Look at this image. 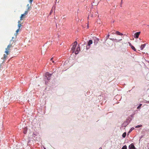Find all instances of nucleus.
Instances as JSON below:
<instances>
[{"instance_id":"nucleus-33","label":"nucleus","mask_w":149,"mask_h":149,"mask_svg":"<svg viewBox=\"0 0 149 149\" xmlns=\"http://www.w3.org/2000/svg\"><path fill=\"white\" fill-rule=\"evenodd\" d=\"M99 149H102L101 148H100Z\"/></svg>"},{"instance_id":"nucleus-12","label":"nucleus","mask_w":149,"mask_h":149,"mask_svg":"<svg viewBox=\"0 0 149 149\" xmlns=\"http://www.w3.org/2000/svg\"><path fill=\"white\" fill-rule=\"evenodd\" d=\"M23 131H23L24 133L25 134H26L27 132V128L26 127L24 128V129Z\"/></svg>"},{"instance_id":"nucleus-24","label":"nucleus","mask_w":149,"mask_h":149,"mask_svg":"<svg viewBox=\"0 0 149 149\" xmlns=\"http://www.w3.org/2000/svg\"><path fill=\"white\" fill-rule=\"evenodd\" d=\"M109 35H108L106 37H107V39L109 38Z\"/></svg>"},{"instance_id":"nucleus-16","label":"nucleus","mask_w":149,"mask_h":149,"mask_svg":"<svg viewBox=\"0 0 149 149\" xmlns=\"http://www.w3.org/2000/svg\"><path fill=\"white\" fill-rule=\"evenodd\" d=\"M99 41V39H97V38H96V39H95L94 41V43L95 44V42H96V44H97L98 42Z\"/></svg>"},{"instance_id":"nucleus-25","label":"nucleus","mask_w":149,"mask_h":149,"mask_svg":"<svg viewBox=\"0 0 149 149\" xmlns=\"http://www.w3.org/2000/svg\"><path fill=\"white\" fill-rule=\"evenodd\" d=\"M33 0H29V2L31 3L33 1Z\"/></svg>"},{"instance_id":"nucleus-30","label":"nucleus","mask_w":149,"mask_h":149,"mask_svg":"<svg viewBox=\"0 0 149 149\" xmlns=\"http://www.w3.org/2000/svg\"><path fill=\"white\" fill-rule=\"evenodd\" d=\"M132 131V130H131L129 132H131Z\"/></svg>"},{"instance_id":"nucleus-21","label":"nucleus","mask_w":149,"mask_h":149,"mask_svg":"<svg viewBox=\"0 0 149 149\" xmlns=\"http://www.w3.org/2000/svg\"><path fill=\"white\" fill-rule=\"evenodd\" d=\"M141 126H142V125H138L137 126H136L135 127L136 128H139V127H141Z\"/></svg>"},{"instance_id":"nucleus-18","label":"nucleus","mask_w":149,"mask_h":149,"mask_svg":"<svg viewBox=\"0 0 149 149\" xmlns=\"http://www.w3.org/2000/svg\"><path fill=\"white\" fill-rule=\"evenodd\" d=\"M122 149H127V147L126 145L123 146L122 148Z\"/></svg>"},{"instance_id":"nucleus-29","label":"nucleus","mask_w":149,"mask_h":149,"mask_svg":"<svg viewBox=\"0 0 149 149\" xmlns=\"http://www.w3.org/2000/svg\"><path fill=\"white\" fill-rule=\"evenodd\" d=\"M134 129V128H132L131 129V130H132L133 129Z\"/></svg>"},{"instance_id":"nucleus-4","label":"nucleus","mask_w":149,"mask_h":149,"mask_svg":"<svg viewBox=\"0 0 149 149\" xmlns=\"http://www.w3.org/2000/svg\"><path fill=\"white\" fill-rule=\"evenodd\" d=\"M77 41H75L73 43L72 47V50L74 52L75 48L77 45Z\"/></svg>"},{"instance_id":"nucleus-26","label":"nucleus","mask_w":149,"mask_h":149,"mask_svg":"<svg viewBox=\"0 0 149 149\" xmlns=\"http://www.w3.org/2000/svg\"><path fill=\"white\" fill-rule=\"evenodd\" d=\"M122 39H120V40H118L117 41V42H119L120 40H122Z\"/></svg>"},{"instance_id":"nucleus-34","label":"nucleus","mask_w":149,"mask_h":149,"mask_svg":"<svg viewBox=\"0 0 149 149\" xmlns=\"http://www.w3.org/2000/svg\"><path fill=\"white\" fill-rule=\"evenodd\" d=\"M12 40H11V41H10V42H12Z\"/></svg>"},{"instance_id":"nucleus-19","label":"nucleus","mask_w":149,"mask_h":149,"mask_svg":"<svg viewBox=\"0 0 149 149\" xmlns=\"http://www.w3.org/2000/svg\"><path fill=\"white\" fill-rule=\"evenodd\" d=\"M142 104H139V105L137 107V109H139L140 107H141V106H142Z\"/></svg>"},{"instance_id":"nucleus-17","label":"nucleus","mask_w":149,"mask_h":149,"mask_svg":"<svg viewBox=\"0 0 149 149\" xmlns=\"http://www.w3.org/2000/svg\"><path fill=\"white\" fill-rule=\"evenodd\" d=\"M126 132L124 133L123 134V135H122V136H123V137L125 138L126 136Z\"/></svg>"},{"instance_id":"nucleus-28","label":"nucleus","mask_w":149,"mask_h":149,"mask_svg":"<svg viewBox=\"0 0 149 149\" xmlns=\"http://www.w3.org/2000/svg\"><path fill=\"white\" fill-rule=\"evenodd\" d=\"M27 6L28 7H29L30 6H29V4H28L27 5Z\"/></svg>"},{"instance_id":"nucleus-35","label":"nucleus","mask_w":149,"mask_h":149,"mask_svg":"<svg viewBox=\"0 0 149 149\" xmlns=\"http://www.w3.org/2000/svg\"><path fill=\"white\" fill-rule=\"evenodd\" d=\"M13 38L12 37V39H13Z\"/></svg>"},{"instance_id":"nucleus-14","label":"nucleus","mask_w":149,"mask_h":149,"mask_svg":"<svg viewBox=\"0 0 149 149\" xmlns=\"http://www.w3.org/2000/svg\"><path fill=\"white\" fill-rule=\"evenodd\" d=\"M31 7H30V6H29V7H28V8L26 10V11H27V13H28V12L31 9Z\"/></svg>"},{"instance_id":"nucleus-2","label":"nucleus","mask_w":149,"mask_h":149,"mask_svg":"<svg viewBox=\"0 0 149 149\" xmlns=\"http://www.w3.org/2000/svg\"><path fill=\"white\" fill-rule=\"evenodd\" d=\"M27 12L25 11L24 14H22L21 15L20 18V20H23V18H25L26 17V16L27 15Z\"/></svg>"},{"instance_id":"nucleus-13","label":"nucleus","mask_w":149,"mask_h":149,"mask_svg":"<svg viewBox=\"0 0 149 149\" xmlns=\"http://www.w3.org/2000/svg\"><path fill=\"white\" fill-rule=\"evenodd\" d=\"M131 48L132 49V50H134V51H136V49L134 46H133L132 45H131Z\"/></svg>"},{"instance_id":"nucleus-10","label":"nucleus","mask_w":149,"mask_h":149,"mask_svg":"<svg viewBox=\"0 0 149 149\" xmlns=\"http://www.w3.org/2000/svg\"><path fill=\"white\" fill-rule=\"evenodd\" d=\"M18 29H19L20 27L22 26V25L20 23V22L19 21H18Z\"/></svg>"},{"instance_id":"nucleus-15","label":"nucleus","mask_w":149,"mask_h":149,"mask_svg":"<svg viewBox=\"0 0 149 149\" xmlns=\"http://www.w3.org/2000/svg\"><path fill=\"white\" fill-rule=\"evenodd\" d=\"M31 7H30V6H29V7H28V8L26 10V11H27V13H28V12L31 9Z\"/></svg>"},{"instance_id":"nucleus-32","label":"nucleus","mask_w":149,"mask_h":149,"mask_svg":"<svg viewBox=\"0 0 149 149\" xmlns=\"http://www.w3.org/2000/svg\"><path fill=\"white\" fill-rule=\"evenodd\" d=\"M144 50L145 51V52H146L147 51L145 49Z\"/></svg>"},{"instance_id":"nucleus-9","label":"nucleus","mask_w":149,"mask_h":149,"mask_svg":"<svg viewBox=\"0 0 149 149\" xmlns=\"http://www.w3.org/2000/svg\"><path fill=\"white\" fill-rule=\"evenodd\" d=\"M146 46V44H144L143 45H142L140 47V49L141 50H143L144 48H145Z\"/></svg>"},{"instance_id":"nucleus-11","label":"nucleus","mask_w":149,"mask_h":149,"mask_svg":"<svg viewBox=\"0 0 149 149\" xmlns=\"http://www.w3.org/2000/svg\"><path fill=\"white\" fill-rule=\"evenodd\" d=\"M116 33L119 35L122 36L123 35V34L122 33H121L118 31H116Z\"/></svg>"},{"instance_id":"nucleus-27","label":"nucleus","mask_w":149,"mask_h":149,"mask_svg":"<svg viewBox=\"0 0 149 149\" xmlns=\"http://www.w3.org/2000/svg\"><path fill=\"white\" fill-rule=\"evenodd\" d=\"M129 45H130V46H131V45H131V44L130 43H129Z\"/></svg>"},{"instance_id":"nucleus-5","label":"nucleus","mask_w":149,"mask_h":149,"mask_svg":"<svg viewBox=\"0 0 149 149\" xmlns=\"http://www.w3.org/2000/svg\"><path fill=\"white\" fill-rule=\"evenodd\" d=\"M51 76V74L49 73L48 72H47L45 74V77L48 80H49L50 79V78Z\"/></svg>"},{"instance_id":"nucleus-7","label":"nucleus","mask_w":149,"mask_h":149,"mask_svg":"<svg viewBox=\"0 0 149 149\" xmlns=\"http://www.w3.org/2000/svg\"><path fill=\"white\" fill-rule=\"evenodd\" d=\"M129 149H135V147L133 143L131 144L129 146Z\"/></svg>"},{"instance_id":"nucleus-3","label":"nucleus","mask_w":149,"mask_h":149,"mask_svg":"<svg viewBox=\"0 0 149 149\" xmlns=\"http://www.w3.org/2000/svg\"><path fill=\"white\" fill-rule=\"evenodd\" d=\"M93 43V41L90 40L88 41V45L86 46V49H88L90 48V45Z\"/></svg>"},{"instance_id":"nucleus-31","label":"nucleus","mask_w":149,"mask_h":149,"mask_svg":"<svg viewBox=\"0 0 149 149\" xmlns=\"http://www.w3.org/2000/svg\"><path fill=\"white\" fill-rule=\"evenodd\" d=\"M132 131V130H131L129 132H131Z\"/></svg>"},{"instance_id":"nucleus-22","label":"nucleus","mask_w":149,"mask_h":149,"mask_svg":"<svg viewBox=\"0 0 149 149\" xmlns=\"http://www.w3.org/2000/svg\"><path fill=\"white\" fill-rule=\"evenodd\" d=\"M53 12V10H51L50 12V13L49 15H51V14H52V13Z\"/></svg>"},{"instance_id":"nucleus-6","label":"nucleus","mask_w":149,"mask_h":149,"mask_svg":"<svg viewBox=\"0 0 149 149\" xmlns=\"http://www.w3.org/2000/svg\"><path fill=\"white\" fill-rule=\"evenodd\" d=\"M140 33V32H137L134 34V37L135 38H138L139 34Z\"/></svg>"},{"instance_id":"nucleus-1","label":"nucleus","mask_w":149,"mask_h":149,"mask_svg":"<svg viewBox=\"0 0 149 149\" xmlns=\"http://www.w3.org/2000/svg\"><path fill=\"white\" fill-rule=\"evenodd\" d=\"M12 44L10 43L7 46V48L6 49L5 52L6 54H4L3 57L2 58L3 59L5 60L7 56L10 53V48L12 47Z\"/></svg>"},{"instance_id":"nucleus-8","label":"nucleus","mask_w":149,"mask_h":149,"mask_svg":"<svg viewBox=\"0 0 149 149\" xmlns=\"http://www.w3.org/2000/svg\"><path fill=\"white\" fill-rule=\"evenodd\" d=\"M80 50V48L79 47H77V49H76V51L75 52V54H77L78 53L79 51Z\"/></svg>"},{"instance_id":"nucleus-23","label":"nucleus","mask_w":149,"mask_h":149,"mask_svg":"<svg viewBox=\"0 0 149 149\" xmlns=\"http://www.w3.org/2000/svg\"><path fill=\"white\" fill-rule=\"evenodd\" d=\"M53 59V58H52L51 59V60L52 61V62L54 63V61H53V60H52Z\"/></svg>"},{"instance_id":"nucleus-20","label":"nucleus","mask_w":149,"mask_h":149,"mask_svg":"<svg viewBox=\"0 0 149 149\" xmlns=\"http://www.w3.org/2000/svg\"><path fill=\"white\" fill-rule=\"evenodd\" d=\"M19 29H18L16 31V33L15 34V36H16H16L17 35V33H18V32H19Z\"/></svg>"}]
</instances>
